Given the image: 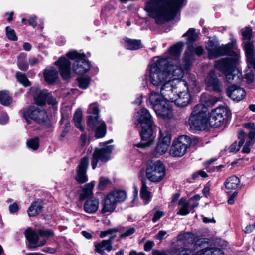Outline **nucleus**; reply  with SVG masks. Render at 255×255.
Returning a JSON list of instances; mask_svg holds the SVG:
<instances>
[{"label":"nucleus","instance_id":"nucleus-1","mask_svg":"<svg viewBox=\"0 0 255 255\" xmlns=\"http://www.w3.org/2000/svg\"><path fill=\"white\" fill-rule=\"evenodd\" d=\"M183 45V42L177 43L171 47L164 55L153 58L144 76L145 83L148 77L150 83L159 88L171 78H182L184 72L182 68L177 64Z\"/></svg>","mask_w":255,"mask_h":255},{"label":"nucleus","instance_id":"nucleus-2","mask_svg":"<svg viewBox=\"0 0 255 255\" xmlns=\"http://www.w3.org/2000/svg\"><path fill=\"white\" fill-rule=\"evenodd\" d=\"M186 0H150L146 3L145 10L158 24L173 19L186 4Z\"/></svg>","mask_w":255,"mask_h":255},{"label":"nucleus","instance_id":"nucleus-3","mask_svg":"<svg viewBox=\"0 0 255 255\" xmlns=\"http://www.w3.org/2000/svg\"><path fill=\"white\" fill-rule=\"evenodd\" d=\"M87 113L88 125L91 128L95 129V135L97 138H102L105 136L107 132V126L105 122L99 118V109L96 103L89 106Z\"/></svg>","mask_w":255,"mask_h":255},{"label":"nucleus","instance_id":"nucleus-4","mask_svg":"<svg viewBox=\"0 0 255 255\" xmlns=\"http://www.w3.org/2000/svg\"><path fill=\"white\" fill-rule=\"evenodd\" d=\"M208 109L204 104L196 105L191 113L189 124L191 128L195 130L205 129L208 122Z\"/></svg>","mask_w":255,"mask_h":255},{"label":"nucleus","instance_id":"nucleus-5","mask_svg":"<svg viewBox=\"0 0 255 255\" xmlns=\"http://www.w3.org/2000/svg\"><path fill=\"white\" fill-rule=\"evenodd\" d=\"M24 234L29 243L30 248L43 246L46 244V239L54 236V232L51 229H39L36 233L30 227L25 230Z\"/></svg>","mask_w":255,"mask_h":255},{"label":"nucleus","instance_id":"nucleus-6","mask_svg":"<svg viewBox=\"0 0 255 255\" xmlns=\"http://www.w3.org/2000/svg\"><path fill=\"white\" fill-rule=\"evenodd\" d=\"M238 61V56L237 54L231 57H227L217 61L215 64V67L225 74L228 82L231 83L236 77L238 78L239 76L236 75L238 69L235 68Z\"/></svg>","mask_w":255,"mask_h":255},{"label":"nucleus","instance_id":"nucleus-7","mask_svg":"<svg viewBox=\"0 0 255 255\" xmlns=\"http://www.w3.org/2000/svg\"><path fill=\"white\" fill-rule=\"evenodd\" d=\"M206 49L208 52V57L210 59L216 58L224 55H228L230 57L236 54L233 51V43L220 46L217 41L209 40L206 44Z\"/></svg>","mask_w":255,"mask_h":255},{"label":"nucleus","instance_id":"nucleus-8","mask_svg":"<svg viewBox=\"0 0 255 255\" xmlns=\"http://www.w3.org/2000/svg\"><path fill=\"white\" fill-rule=\"evenodd\" d=\"M126 197V193L124 191L116 190L109 193L102 202V213L112 212L116 208L117 204L123 202Z\"/></svg>","mask_w":255,"mask_h":255},{"label":"nucleus","instance_id":"nucleus-9","mask_svg":"<svg viewBox=\"0 0 255 255\" xmlns=\"http://www.w3.org/2000/svg\"><path fill=\"white\" fill-rule=\"evenodd\" d=\"M181 78H171L170 80H167L159 88L160 94L167 100H170L171 98L175 96V91L181 90L184 87L186 89V82Z\"/></svg>","mask_w":255,"mask_h":255},{"label":"nucleus","instance_id":"nucleus-10","mask_svg":"<svg viewBox=\"0 0 255 255\" xmlns=\"http://www.w3.org/2000/svg\"><path fill=\"white\" fill-rule=\"evenodd\" d=\"M67 57L70 59H75L73 64V71L77 74H82L89 70L90 64L89 62L85 59L84 53H78L76 50H71L66 54Z\"/></svg>","mask_w":255,"mask_h":255},{"label":"nucleus","instance_id":"nucleus-11","mask_svg":"<svg viewBox=\"0 0 255 255\" xmlns=\"http://www.w3.org/2000/svg\"><path fill=\"white\" fill-rule=\"evenodd\" d=\"M113 142V139H110L108 141L100 143V145L102 148L95 149L91 161V165L93 169L96 168L99 160L105 162L111 159V154L114 149V146L108 145V144Z\"/></svg>","mask_w":255,"mask_h":255},{"label":"nucleus","instance_id":"nucleus-12","mask_svg":"<svg viewBox=\"0 0 255 255\" xmlns=\"http://www.w3.org/2000/svg\"><path fill=\"white\" fill-rule=\"evenodd\" d=\"M23 118L29 124V119L41 124L46 121L48 116L46 112L43 108L37 106L31 105L23 108L21 110Z\"/></svg>","mask_w":255,"mask_h":255},{"label":"nucleus","instance_id":"nucleus-13","mask_svg":"<svg viewBox=\"0 0 255 255\" xmlns=\"http://www.w3.org/2000/svg\"><path fill=\"white\" fill-rule=\"evenodd\" d=\"M165 175V168L163 163L159 161H152L147 166L146 176L152 182L161 181Z\"/></svg>","mask_w":255,"mask_h":255},{"label":"nucleus","instance_id":"nucleus-14","mask_svg":"<svg viewBox=\"0 0 255 255\" xmlns=\"http://www.w3.org/2000/svg\"><path fill=\"white\" fill-rule=\"evenodd\" d=\"M190 138L186 135H182L174 140L169 150V154L174 157L183 156L191 145Z\"/></svg>","mask_w":255,"mask_h":255},{"label":"nucleus","instance_id":"nucleus-15","mask_svg":"<svg viewBox=\"0 0 255 255\" xmlns=\"http://www.w3.org/2000/svg\"><path fill=\"white\" fill-rule=\"evenodd\" d=\"M229 115V112L224 107H219L213 110L209 119L211 127L216 128L222 126Z\"/></svg>","mask_w":255,"mask_h":255},{"label":"nucleus","instance_id":"nucleus-16","mask_svg":"<svg viewBox=\"0 0 255 255\" xmlns=\"http://www.w3.org/2000/svg\"><path fill=\"white\" fill-rule=\"evenodd\" d=\"M152 126L141 127L140 136L141 140L140 143L135 145V146L138 148H146L154 143L156 135L153 133Z\"/></svg>","mask_w":255,"mask_h":255},{"label":"nucleus","instance_id":"nucleus-17","mask_svg":"<svg viewBox=\"0 0 255 255\" xmlns=\"http://www.w3.org/2000/svg\"><path fill=\"white\" fill-rule=\"evenodd\" d=\"M160 135L157 146L154 150L156 156H160L165 154L171 144V137L168 131L160 130Z\"/></svg>","mask_w":255,"mask_h":255},{"label":"nucleus","instance_id":"nucleus-18","mask_svg":"<svg viewBox=\"0 0 255 255\" xmlns=\"http://www.w3.org/2000/svg\"><path fill=\"white\" fill-rule=\"evenodd\" d=\"M188 83L186 82V89L184 87L181 90H177L175 91V96L171 98L170 101L174 102L175 104L179 107L187 106L190 102V95L188 92Z\"/></svg>","mask_w":255,"mask_h":255},{"label":"nucleus","instance_id":"nucleus-19","mask_svg":"<svg viewBox=\"0 0 255 255\" xmlns=\"http://www.w3.org/2000/svg\"><path fill=\"white\" fill-rule=\"evenodd\" d=\"M135 124H140L141 127L153 125L152 116L147 109L142 108L134 115Z\"/></svg>","mask_w":255,"mask_h":255},{"label":"nucleus","instance_id":"nucleus-20","mask_svg":"<svg viewBox=\"0 0 255 255\" xmlns=\"http://www.w3.org/2000/svg\"><path fill=\"white\" fill-rule=\"evenodd\" d=\"M89 161L86 157L82 158L77 167L76 175L75 179L80 183H84L88 181V177L86 175L87 170L88 167Z\"/></svg>","mask_w":255,"mask_h":255},{"label":"nucleus","instance_id":"nucleus-21","mask_svg":"<svg viewBox=\"0 0 255 255\" xmlns=\"http://www.w3.org/2000/svg\"><path fill=\"white\" fill-rule=\"evenodd\" d=\"M169 100L162 101L160 105L154 106V111L158 117L163 119H170L173 116L172 110L168 101Z\"/></svg>","mask_w":255,"mask_h":255},{"label":"nucleus","instance_id":"nucleus-22","mask_svg":"<svg viewBox=\"0 0 255 255\" xmlns=\"http://www.w3.org/2000/svg\"><path fill=\"white\" fill-rule=\"evenodd\" d=\"M55 63L58 67L60 74L64 79L71 78V62L68 59L61 57Z\"/></svg>","mask_w":255,"mask_h":255},{"label":"nucleus","instance_id":"nucleus-23","mask_svg":"<svg viewBox=\"0 0 255 255\" xmlns=\"http://www.w3.org/2000/svg\"><path fill=\"white\" fill-rule=\"evenodd\" d=\"M30 93L37 105H44L46 103V97L48 96L47 90H41L37 86H33L30 89Z\"/></svg>","mask_w":255,"mask_h":255},{"label":"nucleus","instance_id":"nucleus-24","mask_svg":"<svg viewBox=\"0 0 255 255\" xmlns=\"http://www.w3.org/2000/svg\"><path fill=\"white\" fill-rule=\"evenodd\" d=\"M187 251L190 252V253H187V254H189V255H224L223 251L218 248H205L199 250L195 254H193L192 251L188 249L183 250L181 251ZM185 253L187 252H186Z\"/></svg>","mask_w":255,"mask_h":255},{"label":"nucleus","instance_id":"nucleus-25","mask_svg":"<svg viewBox=\"0 0 255 255\" xmlns=\"http://www.w3.org/2000/svg\"><path fill=\"white\" fill-rule=\"evenodd\" d=\"M115 237V235L110 237L107 240H104L101 242L95 243V252L103 255L105 254L103 248H105L108 252L111 251L113 249L112 245Z\"/></svg>","mask_w":255,"mask_h":255},{"label":"nucleus","instance_id":"nucleus-26","mask_svg":"<svg viewBox=\"0 0 255 255\" xmlns=\"http://www.w3.org/2000/svg\"><path fill=\"white\" fill-rule=\"evenodd\" d=\"M205 82L208 90L218 91L219 90V82L215 71H211L207 76Z\"/></svg>","mask_w":255,"mask_h":255},{"label":"nucleus","instance_id":"nucleus-27","mask_svg":"<svg viewBox=\"0 0 255 255\" xmlns=\"http://www.w3.org/2000/svg\"><path fill=\"white\" fill-rule=\"evenodd\" d=\"M194 52L197 55H201L203 53V48L202 46H199L194 48L192 45L189 46L188 51L186 52L185 56V63L182 68H186L189 65L192 58V53Z\"/></svg>","mask_w":255,"mask_h":255},{"label":"nucleus","instance_id":"nucleus-28","mask_svg":"<svg viewBox=\"0 0 255 255\" xmlns=\"http://www.w3.org/2000/svg\"><path fill=\"white\" fill-rule=\"evenodd\" d=\"M240 137L244 138V141L240 140V147L245 142L243 146L242 152L244 153H249L250 152L251 147L253 145L255 142L254 137L249 138L246 137V134L244 131H240Z\"/></svg>","mask_w":255,"mask_h":255},{"label":"nucleus","instance_id":"nucleus-29","mask_svg":"<svg viewBox=\"0 0 255 255\" xmlns=\"http://www.w3.org/2000/svg\"><path fill=\"white\" fill-rule=\"evenodd\" d=\"M99 204L98 199L95 198L88 199L84 204V210L86 213H94L97 211Z\"/></svg>","mask_w":255,"mask_h":255},{"label":"nucleus","instance_id":"nucleus-30","mask_svg":"<svg viewBox=\"0 0 255 255\" xmlns=\"http://www.w3.org/2000/svg\"><path fill=\"white\" fill-rule=\"evenodd\" d=\"M44 78L47 83L54 82L58 77L57 71L53 67L46 68L43 72Z\"/></svg>","mask_w":255,"mask_h":255},{"label":"nucleus","instance_id":"nucleus-31","mask_svg":"<svg viewBox=\"0 0 255 255\" xmlns=\"http://www.w3.org/2000/svg\"><path fill=\"white\" fill-rule=\"evenodd\" d=\"M43 208V203L40 200L33 202L27 210L28 216L34 217L39 214Z\"/></svg>","mask_w":255,"mask_h":255},{"label":"nucleus","instance_id":"nucleus-32","mask_svg":"<svg viewBox=\"0 0 255 255\" xmlns=\"http://www.w3.org/2000/svg\"><path fill=\"white\" fill-rule=\"evenodd\" d=\"M141 187L140 189V197L143 200L145 204L149 202L151 198V193L148 190L146 181L145 178L141 180Z\"/></svg>","mask_w":255,"mask_h":255},{"label":"nucleus","instance_id":"nucleus-33","mask_svg":"<svg viewBox=\"0 0 255 255\" xmlns=\"http://www.w3.org/2000/svg\"><path fill=\"white\" fill-rule=\"evenodd\" d=\"M178 205L179 206V211L177 213L178 215L185 216L190 213V205L186 199L181 198L178 201Z\"/></svg>","mask_w":255,"mask_h":255},{"label":"nucleus","instance_id":"nucleus-34","mask_svg":"<svg viewBox=\"0 0 255 255\" xmlns=\"http://www.w3.org/2000/svg\"><path fill=\"white\" fill-rule=\"evenodd\" d=\"M94 187V182H91L86 184L80 192V200H84L91 196L93 194Z\"/></svg>","mask_w":255,"mask_h":255},{"label":"nucleus","instance_id":"nucleus-35","mask_svg":"<svg viewBox=\"0 0 255 255\" xmlns=\"http://www.w3.org/2000/svg\"><path fill=\"white\" fill-rule=\"evenodd\" d=\"M239 184V179L233 176L228 178L224 183L225 188L227 190L226 192H229L231 190L236 189Z\"/></svg>","mask_w":255,"mask_h":255},{"label":"nucleus","instance_id":"nucleus-36","mask_svg":"<svg viewBox=\"0 0 255 255\" xmlns=\"http://www.w3.org/2000/svg\"><path fill=\"white\" fill-rule=\"evenodd\" d=\"M149 100L154 109L155 105H160L162 101H166L167 99H165L161 94L159 95L157 92H152L149 95Z\"/></svg>","mask_w":255,"mask_h":255},{"label":"nucleus","instance_id":"nucleus-37","mask_svg":"<svg viewBox=\"0 0 255 255\" xmlns=\"http://www.w3.org/2000/svg\"><path fill=\"white\" fill-rule=\"evenodd\" d=\"M199 33L196 32L195 29L191 28L183 35L182 37H187L188 42L192 44L199 39Z\"/></svg>","mask_w":255,"mask_h":255},{"label":"nucleus","instance_id":"nucleus-38","mask_svg":"<svg viewBox=\"0 0 255 255\" xmlns=\"http://www.w3.org/2000/svg\"><path fill=\"white\" fill-rule=\"evenodd\" d=\"M73 121L75 126L81 131H83L84 128L82 125V113L80 110H77L74 113Z\"/></svg>","mask_w":255,"mask_h":255},{"label":"nucleus","instance_id":"nucleus-39","mask_svg":"<svg viewBox=\"0 0 255 255\" xmlns=\"http://www.w3.org/2000/svg\"><path fill=\"white\" fill-rule=\"evenodd\" d=\"M125 42H126L125 47L127 49L135 50L141 47V42L140 40H132L126 38Z\"/></svg>","mask_w":255,"mask_h":255},{"label":"nucleus","instance_id":"nucleus-40","mask_svg":"<svg viewBox=\"0 0 255 255\" xmlns=\"http://www.w3.org/2000/svg\"><path fill=\"white\" fill-rule=\"evenodd\" d=\"M17 66L19 69L22 71H26L28 68V65L26 62V54L21 53L17 57Z\"/></svg>","mask_w":255,"mask_h":255},{"label":"nucleus","instance_id":"nucleus-41","mask_svg":"<svg viewBox=\"0 0 255 255\" xmlns=\"http://www.w3.org/2000/svg\"><path fill=\"white\" fill-rule=\"evenodd\" d=\"M227 95L234 101L236 100L237 102L239 101L238 99L239 89L237 86L233 85L229 87L227 89Z\"/></svg>","mask_w":255,"mask_h":255},{"label":"nucleus","instance_id":"nucleus-42","mask_svg":"<svg viewBox=\"0 0 255 255\" xmlns=\"http://www.w3.org/2000/svg\"><path fill=\"white\" fill-rule=\"evenodd\" d=\"M12 102L11 97L6 91H0V102L5 106L9 105Z\"/></svg>","mask_w":255,"mask_h":255},{"label":"nucleus","instance_id":"nucleus-43","mask_svg":"<svg viewBox=\"0 0 255 255\" xmlns=\"http://www.w3.org/2000/svg\"><path fill=\"white\" fill-rule=\"evenodd\" d=\"M120 231L122 233L120 235V238H125L128 237L135 232V229L134 227H120Z\"/></svg>","mask_w":255,"mask_h":255},{"label":"nucleus","instance_id":"nucleus-44","mask_svg":"<svg viewBox=\"0 0 255 255\" xmlns=\"http://www.w3.org/2000/svg\"><path fill=\"white\" fill-rule=\"evenodd\" d=\"M16 77L17 81L24 87H27L30 85V82L25 74L17 72L16 73Z\"/></svg>","mask_w":255,"mask_h":255},{"label":"nucleus","instance_id":"nucleus-45","mask_svg":"<svg viewBox=\"0 0 255 255\" xmlns=\"http://www.w3.org/2000/svg\"><path fill=\"white\" fill-rule=\"evenodd\" d=\"M244 49L248 59L251 58L253 54L254 46L252 42L247 41L244 42Z\"/></svg>","mask_w":255,"mask_h":255},{"label":"nucleus","instance_id":"nucleus-46","mask_svg":"<svg viewBox=\"0 0 255 255\" xmlns=\"http://www.w3.org/2000/svg\"><path fill=\"white\" fill-rule=\"evenodd\" d=\"M77 80L79 87L83 89H87L91 82V78L87 76L79 78Z\"/></svg>","mask_w":255,"mask_h":255},{"label":"nucleus","instance_id":"nucleus-47","mask_svg":"<svg viewBox=\"0 0 255 255\" xmlns=\"http://www.w3.org/2000/svg\"><path fill=\"white\" fill-rule=\"evenodd\" d=\"M243 126L246 128L250 129L247 137L255 138V125L254 123H246L243 124Z\"/></svg>","mask_w":255,"mask_h":255},{"label":"nucleus","instance_id":"nucleus-48","mask_svg":"<svg viewBox=\"0 0 255 255\" xmlns=\"http://www.w3.org/2000/svg\"><path fill=\"white\" fill-rule=\"evenodd\" d=\"M178 241H182L184 243H190L193 242V238L192 235L189 233H184L180 234L177 236Z\"/></svg>","mask_w":255,"mask_h":255},{"label":"nucleus","instance_id":"nucleus-49","mask_svg":"<svg viewBox=\"0 0 255 255\" xmlns=\"http://www.w3.org/2000/svg\"><path fill=\"white\" fill-rule=\"evenodd\" d=\"M6 36L8 39L11 41H17V37L15 31L9 26L5 28Z\"/></svg>","mask_w":255,"mask_h":255},{"label":"nucleus","instance_id":"nucleus-50","mask_svg":"<svg viewBox=\"0 0 255 255\" xmlns=\"http://www.w3.org/2000/svg\"><path fill=\"white\" fill-rule=\"evenodd\" d=\"M28 147L34 150H36L39 147V139L37 137L31 139L27 141Z\"/></svg>","mask_w":255,"mask_h":255},{"label":"nucleus","instance_id":"nucleus-51","mask_svg":"<svg viewBox=\"0 0 255 255\" xmlns=\"http://www.w3.org/2000/svg\"><path fill=\"white\" fill-rule=\"evenodd\" d=\"M244 39L250 41L252 36V29L250 27H246L243 30L242 32Z\"/></svg>","mask_w":255,"mask_h":255},{"label":"nucleus","instance_id":"nucleus-52","mask_svg":"<svg viewBox=\"0 0 255 255\" xmlns=\"http://www.w3.org/2000/svg\"><path fill=\"white\" fill-rule=\"evenodd\" d=\"M110 184L109 180L105 177H101L99 183V188L100 190H103Z\"/></svg>","mask_w":255,"mask_h":255},{"label":"nucleus","instance_id":"nucleus-53","mask_svg":"<svg viewBox=\"0 0 255 255\" xmlns=\"http://www.w3.org/2000/svg\"><path fill=\"white\" fill-rule=\"evenodd\" d=\"M239 150V142H234L229 148V152L232 153H237Z\"/></svg>","mask_w":255,"mask_h":255},{"label":"nucleus","instance_id":"nucleus-54","mask_svg":"<svg viewBox=\"0 0 255 255\" xmlns=\"http://www.w3.org/2000/svg\"><path fill=\"white\" fill-rule=\"evenodd\" d=\"M164 215H165L164 212L163 211H156L154 214L153 217L152 218V221L154 223L156 222Z\"/></svg>","mask_w":255,"mask_h":255},{"label":"nucleus","instance_id":"nucleus-55","mask_svg":"<svg viewBox=\"0 0 255 255\" xmlns=\"http://www.w3.org/2000/svg\"><path fill=\"white\" fill-rule=\"evenodd\" d=\"M8 121V116L7 114L4 112H1L0 116V124L4 125L7 123Z\"/></svg>","mask_w":255,"mask_h":255},{"label":"nucleus","instance_id":"nucleus-56","mask_svg":"<svg viewBox=\"0 0 255 255\" xmlns=\"http://www.w3.org/2000/svg\"><path fill=\"white\" fill-rule=\"evenodd\" d=\"M154 246V242L153 241L148 240L144 246V250L146 252L150 251Z\"/></svg>","mask_w":255,"mask_h":255},{"label":"nucleus","instance_id":"nucleus-57","mask_svg":"<svg viewBox=\"0 0 255 255\" xmlns=\"http://www.w3.org/2000/svg\"><path fill=\"white\" fill-rule=\"evenodd\" d=\"M244 77L248 83L252 82L254 79V74L252 70H249L245 74Z\"/></svg>","mask_w":255,"mask_h":255},{"label":"nucleus","instance_id":"nucleus-58","mask_svg":"<svg viewBox=\"0 0 255 255\" xmlns=\"http://www.w3.org/2000/svg\"><path fill=\"white\" fill-rule=\"evenodd\" d=\"M186 82L188 83V90L189 89H194L197 86V82L194 77L188 80V82Z\"/></svg>","mask_w":255,"mask_h":255},{"label":"nucleus","instance_id":"nucleus-59","mask_svg":"<svg viewBox=\"0 0 255 255\" xmlns=\"http://www.w3.org/2000/svg\"><path fill=\"white\" fill-rule=\"evenodd\" d=\"M166 234L167 232L166 231H159L158 233L154 236V238L158 240H161L164 238V236L166 235Z\"/></svg>","mask_w":255,"mask_h":255},{"label":"nucleus","instance_id":"nucleus-60","mask_svg":"<svg viewBox=\"0 0 255 255\" xmlns=\"http://www.w3.org/2000/svg\"><path fill=\"white\" fill-rule=\"evenodd\" d=\"M46 102L48 104L55 105L57 103V101L56 99L52 96L51 94L48 92V96L46 97Z\"/></svg>","mask_w":255,"mask_h":255},{"label":"nucleus","instance_id":"nucleus-61","mask_svg":"<svg viewBox=\"0 0 255 255\" xmlns=\"http://www.w3.org/2000/svg\"><path fill=\"white\" fill-rule=\"evenodd\" d=\"M9 210L10 213H14L18 211V206L16 203L10 205L9 207Z\"/></svg>","mask_w":255,"mask_h":255},{"label":"nucleus","instance_id":"nucleus-62","mask_svg":"<svg viewBox=\"0 0 255 255\" xmlns=\"http://www.w3.org/2000/svg\"><path fill=\"white\" fill-rule=\"evenodd\" d=\"M199 175L204 178L207 177V174L205 171H199L198 172L193 174L192 177L193 179H196Z\"/></svg>","mask_w":255,"mask_h":255},{"label":"nucleus","instance_id":"nucleus-63","mask_svg":"<svg viewBox=\"0 0 255 255\" xmlns=\"http://www.w3.org/2000/svg\"><path fill=\"white\" fill-rule=\"evenodd\" d=\"M29 24L32 26L33 27H35L37 25V22L36 21V17L31 16L29 18L28 20Z\"/></svg>","mask_w":255,"mask_h":255},{"label":"nucleus","instance_id":"nucleus-64","mask_svg":"<svg viewBox=\"0 0 255 255\" xmlns=\"http://www.w3.org/2000/svg\"><path fill=\"white\" fill-rule=\"evenodd\" d=\"M152 255H168L165 251H159L157 250H153Z\"/></svg>","mask_w":255,"mask_h":255}]
</instances>
